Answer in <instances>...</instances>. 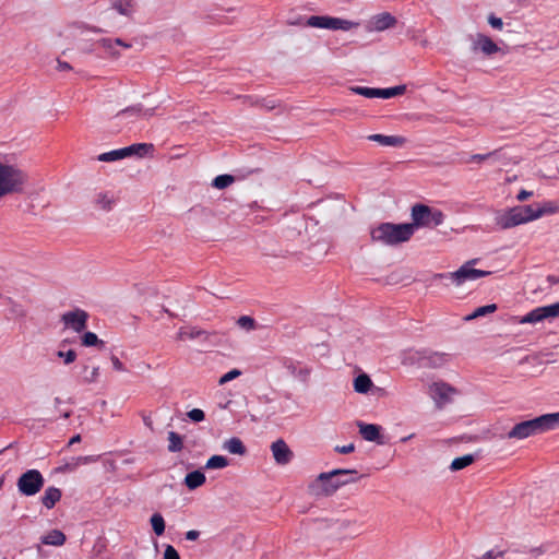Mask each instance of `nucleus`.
Masks as SVG:
<instances>
[{"mask_svg":"<svg viewBox=\"0 0 559 559\" xmlns=\"http://www.w3.org/2000/svg\"><path fill=\"white\" fill-rule=\"evenodd\" d=\"M396 23V19L388 12L380 13L372 19V24L376 31H384Z\"/></svg>","mask_w":559,"mask_h":559,"instance_id":"24","label":"nucleus"},{"mask_svg":"<svg viewBox=\"0 0 559 559\" xmlns=\"http://www.w3.org/2000/svg\"><path fill=\"white\" fill-rule=\"evenodd\" d=\"M141 111V107H130L123 109L119 112V115H128V114H139Z\"/></svg>","mask_w":559,"mask_h":559,"instance_id":"55","label":"nucleus"},{"mask_svg":"<svg viewBox=\"0 0 559 559\" xmlns=\"http://www.w3.org/2000/svg\"><path fill=\"white\" fill-rule=\"evenodd\" d=\"M472 49L473 51L479 50L486 56H491L498 52L499 47L490 37L479 33L473 40Z\"/></svg>","mask_w":559,"mask_h":559,"instance_id":"16","label":"nucleus"},{"mask_svg":"<svg viewBox=\"0 0 559 559\" xmlns=\"http://www.w3.org/2000/svg\"><path fill=\"white\" fill-rule=\"evenodd\" d=\"M98 44L105 48L107 51H109L111 55L116 56L118 52L115 50L116 46L122 47L124 49H128L131 47L130 44L123 41L120 38L111 39V38H102Z\"/></svg>","mask_w":559,"mask_h":559,"instance_id":"28","label":"nucleus"},{"mask_svg":"<svg viewBox=\"0 0 559 559\" xmlns=\"http://www.w3.org/2000/svg\"><path fill=\"white\" fill-rule=\"evenodd\" d=\"M67 538L60 530H51L40 537L43 545L60 547L64 545Z\"/></svg>","mask_w":559,"mask_h":559,"instance_id":"22","label":"nucleus"},{"mask_svg":"<svg viewBox=\"0 0 559 559\" xmlns=\"http://www.w3.org/2000/svg\"><path fill=\"white\" fill-rule=\"evenodd\" d=\"M359 428V433L361 437L367 441H378L379 443H382L379 441L380 438V427L374 424H365L359 421L357 424Z\"/></svg>","mask_w":559,"mask_h":559,"instance_id":"21","label":"nucleus"},{"mask_svg":"<svg viewBox=\"0 0 559 559\" xmlns=\"http://www.w3.org/2000/svg\"><path fill=\"white\" fill-rule=\"evenodd\" d=\"M235 181V177L231 175H219L214 178L212 186L216 189H226Z\"/></svg>","mask_w":559,"mask_h":559,"instance_id":"38","label":"nucleus"},{"mask_svg":"<svg viewBox=\"0 0 559 559\" xmlns=\"http://www.w3.org/2000/svg\"><path fill=\"white\" fill-rule=\"evenodd\" d=\"M496 224L501 229H509L518 225L525 224L521 207L514 206L508 211L498 213L496 216Z\"/></svg>","mask_w":559,"mask_h":559,"instance_id":"13","label":"nucleus"},{"mask_svg":"<svg viewBox=\"0 0 559 559\" xmlns=\"http://www.w3.org/2000/svg\"><path fill=\"white\" fill-rule=\"evenodd\" d=\"M61 497V490L57 487L50 486L44 491V495L40 497V501L45 508L50 510L58 501H60Z\"/></svg>","mask_w":559,"mask_h":559,"instance_id":"20","label":"nucleus"},{"mask_svg":"<svg viewBox=\"0 0 559 559\" xmlns=\"http://www.w3.org/2000/svg\"><path fill=\"white\" fill-rule=\"evenodd\" d=\"M60 403H61L60 397H56V399H55V404H56V405H59Z\"/></svg>","mask_w":559,"mask_h":559,"instance_id":"61","label":"nucleus"},{"mask_svg":"<svg viewBox=\"0 0 559 559\" xmlns=\"http://www.w3.org/2000/svg\"><path fill=\"white\" fill-rule=\"evenodd\" d=\"M307 17L302 16V15H295V16H290L286 20V24L287 25H292V26H306L305 25V21H306Z\"/></svg>","mask_w":559,"mask_h":559,"instance_id":"45","label":"nucleus"},{"mask_svg":"<svg viewBox=\"0 0 559 559\" xmlns=\"http://www.w3.org/2000/svg\"><path fill=\"white\" fill-rule=\"evenodd\" d=\"M45 485V478L38 469H27L16 483L21 495L32 497L38 493Z\"/></svg>","mask_w":559,"mask_h":559,"instance_id":"7","label":"nucleus"},{"mask_svg":"<svg viewBox=\"0 0 559 559\" xmlns=\"http://www.w3.org/2000/svg\"><path fill=\"white\" fill-rule=\"evenodd\" d=\"M78 460H79L80 463H84V464L90 462V457L88 456H82V457H79Z\"/></svg>","mask_w":559,"mask_h":559,"instance_id":"59","label":"nucleus"},{"mask_svg":"<svg viewBox=\"0 0 559 559\" xmlns=\"http://www.w3.org/2000/svg\"><path fill=\"white\" fill-rule=\"evenodd\" d=\"M492 154L491 153H488V154H474L471 156L469 158V162H484L486 159H488Z\"/></svg>","mask_w":559,"mask_h":559,"instance_id":"51","label":"nucleus"},{"mask_svg":"<svg viewBox=\"0 0 559 559\" xmlns=\"http://www.w3.org/2000/svg\"><path fill=\"white\" fill-rule=\"evenodd\" d=\"M305 25L314 28H324L332 31H349L357 27L359 24L349 20L334 17L330 15H311L306 19Z\"/></svg>","mask_w":559,"mask_h":559,"instance_id":"6","label":"nucleus"},{"mask_svg":"<svg viewBox=\"0 0 559 559\" xmlns=\"http://www.w3.org/2000/svg\"><path fill=\"white\" fill-rule=\"evenodd\" d=\"M350 92L361 95L366 98H392L399 95L404 94L406 86L405 85H397L393 87L388 88H376V87H368V86H353L349 88Z\"/></svg>","mask_w":559,"mask_h":559,"instance_id":"9","label":"nucleus"},{"mask_svg":"<svg viewBox=\"0 0 559 559\" xmlns=\"http://www.w3.org/2000/svg\"><path fill=\"white\" fill-rule=\"evenodd\" d=\"M413 234L414 225L412 224L382 223L371 229L370 237L373 242L395 246L409 240Z\"/></svg>","mask_w":559,"mask_h":559,"instance_id":"2","label":"nucleus"},{"mask_svg":"<svg viewBox=\"0 0 559 559\" xmlns=\"http://www.w3.org/2000/svg\"><path fill=\"white\" fill-rule=\"evenodd\" d=\"M548 282L551 283V284H558L559 283V278L554 276V275H550V276H548Z\"/></svg>","mask_w":559,"mask_h":559,"instance_id":"57","label":"nucleus"},{"mask_svg":"<svg viewBox=\"0 0 559 559\" xmlns=\"http://www.w3.org/2000/svg\"><path fill=\"white\" fill-rule=\"evenodd\" d=\"M334 450L337 453H341V454H348V453L354 452L355 444L354 443H348L346 445H336Z\"/></svg>","mask_w":559,"mask_h":559,"instance_id":"49","label":"nucleus"},{"mask_svg":"<svg viewBox=\"0 0 559 559\" xmlns=\"http://www.w3.org/2000/svg\"><path fill=\"white\" fill-rule=\"evenodd\" d=\"M480 559H528L526 554L516 551V550H508V551H495L489 550L483 555Z\"/></svg>","mask_w":559,"mask_h":559,"instance_id":"23","label":"nucleus"},{"mask_svg":"<svg viewBox=\"0 0 559 559\" xmlns=\"http://www.w3.org/2000/svg\"><path fill=\"white\" fill-rule=\"evenodd\" d=\"M237 324L239 328L246 330V331H252L255 329V320L252 317L249 316H241L237 320Z\"/></svg>","mask_w":559,"mask_h":559,"instance_id":"41","label":"nucleus"},{"mask_svg":"<svg viewBox=\"0 0 559 559\" xmlns=\"http://www.w3.org/2000/svg\"><path fill=\"white\" fill-rule=\"evenodd\" d=\"M496 310H497V305L496 304H490V305L481 306V307L476 308L471 314H468L465 318V320H467V321L474 320L476 318L484 317L486 314L492 313Z\"/></svg>","mask_w":559,"mask_h":559,"instance_id":"35","label":"nucleus"},{"mask_svg":"<svg viewBox=\"0 0 559 559\" xmlns=\"http://www.w3.org/2000/svg\"><path fill=\"white\" fill-rule=\"evenodd\" d=\"M532 195H533L532 191L521 190L519 192V194L516 195V199L522 202V201L527 200Z\"/></svg>","mask_w":559,"mask_h":559,"instance_id":"52","label":"nucleus"},{"mask_svg":"<svg viewBox=\"0 0 559 559\" xmlns=\"http://www.w3.org/2000/svg\"><path fill=\"white\" fill-rule=\"evenodd\" d=\"M150 523L152 525V530L153 532L157 535V536H160L164 534L165 532V520L163 518V515L160 513H154L151 519H150Z\"/></svg>","mask_w":559,"mask_h":559,"instance_id":"36","label":"nucleus"},{"mask_svg":"<svg viewBox=\"0 0 559 559\" xmlns=\"http://www.w3.org/2000/svg\"><path fill=\"white\" fill-rule=\"evenodd\" d=\"M358 479L355 469H333L328 473H321L317 477V483L321 486V492L325 496L334 493L338 488Z\"/></svg>","mask_w":559,"mask_h":559,"instance_id":"4","label":"nucleus"},{"mask_svg":"<svg viewBox=\"0 0 559 559\" xmlns=\"http://www.w3.org/2000/svg\"><path fill=\"white\" fill-rule=\"evenodd\" d=\"M99 377V367H93L90 374L84 377L83 381L85 383H93L96 382Z\"/></svg>","mask_w":559,"mask_h":559,"instance_id":"48","label":"nucleus"},{"mask_svg":"<svg viewBox=\"0 0 559 559\" xmlns=\"http://www.w3.org/2000/svg\"><path fill=\"white\" fill-rule=\"evenodd\" d=\"M271 452L274 461L278 465L288 464L294 456L292 450L283 439H277L271 444Z\"/></svg>","mask_w":559,"mask_h":559,"instance_id":"14","label":"nucleus"},{"mask_svg":"<svg viewBox=\"0 0 559 559\" xmlns=\"http://www.w3.org/2000/svg\"><path fill=\"white\" fill-rule=\"evenodd\" d=\"M449 360V355L443 353H423V356L420 357V364L425 367H432L437 368L440 366H443Z\"/></svg>","mask_w":559,"mask_h":559,"instance_id":"19","label":"nucleus"},{"mask_svg":"<svg viewBox=\"0 0 559 559\" xmlns=\"http://www.w3.org/2000/svg\"><path fill=\"white\" fill-rule=\"evenodd\" d=\"M61 320L67 328L80 333L86 328L88 313L85 310L76 308L72 311L64 312Z\"/></svg>","mask_w":559,"mask_h":559,"instance_id":"12","label":"nucleus"},{"mask_svg":"<svg viewBox=\"0 0 559 559\" xmlns=\"http://www.w3.org/2000/svg\"><path fill=\"white\" fill-rule=\"evenodd\" d=\"M240 376H241V371L239 369H231L219 378L218 384L224 385L227 382H229Z\"/></svg>","mask_w":559,"mask_h":559,"instance_id":"43","label":"nucleus"},{"mask_svg":"<svg viewBox=\"0 0 559 559\" xmlns=\"http://www.w3.org/2000/svg\"><path fill=\"white\" fill-rule=\"evenodd\" d=\"M112 5L122 15H130L132 12L131 0H115Z\"/></svg>","mask_w":559,"mask_h":559,"instance_id":"40","label":"nucleus"},{"mask_svg":"<svg viewBox=\"0 0 559 559\" xmlns=\"http://www.w3.org/2000/svg\"><path fill=\"white\" fill-rule=\"evenodd\" d=\"M127 152V157L131 155L144 156L150 150L153 148L152 144L136 143L130 146L122 147Z\"/></svg>","mask_w":559,"mask_h":559,"instance_id":"29","label":"nucleus"},{"mask_svg":"<svg viewBox=\"0 0 559 559\" xmlns=\"http://www.w3.org/2000/svg\"><path fill=\"white\" fill-rule=\"evenodd\" d=\"M559 426V413L545 414L516 424L508 433L509 439H526Z\"/></svg>","mask_w":559,"mask_h":559,"instance_id":"1","label":"nucleus"},{"mask_svg":"<svg viewBox=\"0 0 559 559\" xmlns=\"http://www.w3.org/2000/svg\"><path fill=\"white\" fill-rule=\"evenodd\" d=\"M474 461L475 456L473 454H465L463 456L455 457L450 465V469L452 472L461 471L469 466Z\"/></svg>","mask_w":559,"mask_h":559,"instance_id":"30","label":"nucleus"},{"mask_svg":"<svg viewBox=\"0 0 559 559\" xmlns=\"http://www.w3.org/2000/svg\"><path fill=\"white\" fill-rule=\"evenodd\" d=\"M80 441H81V436H80V435H75V436H73V437L70 439V441H69V445H72V444L78 443V442H80Z\"/></svg>","mask_w":559,"mask_h":559,"instance_id":"56","label":"nucleus"},{"mask_svg":"<svg viewBox=\"0 0 559 559\" xmlns=\"http://www.w3.org/2000/svg\"><path fill=\"white\" fill-rule=\"evenodd\" d=\"M188 417L195 423L202 421L205 417V414L200 408H193L190 412H188Z\"/></svg>","mask_w":559,"mask_h":559,"instance_id":"44","label":"nucleus"},{"mask_svg":"<svg viewBox=\"0 0 559 559\" xmlns=\"http://www.w3.org/2000/svg\"><path fill=\"white\" fill-rule=\"evenodd\" d=\"M477 262L476 259L467 261L455 272L449 274H439V277H449L457 286L464 284L467 281H475L480 277H485L491 274L489 271H483L474 269L473 265Z\"/></svg>","mask_w":559,"mask_h":559,"instance_id":"8","label":"nucleus"},{"mask_svg":"<svg viewBox=\"0 0 559 559\" xmlns=\"http://www.w3.org/2000/svg\"><path fill=\"white\" fill-rule=\"evenodd\" d=\"M413 437H414V435L412 433V435H409V436H407V437L402 438V440H401V441H402V442L409 441Z\"/></svg>","mask_w":559,"mask_h":559,"instance_id":"60","label":"nucleus"},{"mask_svg":"<svg viewBox=\"0 0 559 559\" xmlns=\"http://www.w3.org/2000/svg\"><path fill=\"white\" fill-rule=\"evenodd\" d=\"M104 341L99 340L94 332H85L82 336V345L86 347L104 346Z\"/></svg>","mask_w":559,"mask_h":559,"instance_id":"39","label":"nucleus"},{"mask_svg":"<svg viewBox=\"0 0 559 559\" xmlns=\"http://www.w3.org/2000/svg\"><path fill=\"white\" fill-rule=\"evenodd\" d=\"M559 318V301L548 306L536 307L520 319L521 324H536L547 319Z\"/></svg>","mask_w":559,"mask_h":559,"instance_id":"10","label":"nucleus"},{"mask_svg":"<svg viewBox=\"0 0 559 559\" xmlns=\"http://www.w3.org/2000/svg\"><path fill=\"white\" fill-rule=\"evenodd\" d=\"M26 181L27 175L22 169L0 162V199L22 192Z\"/></svg>","mask_w":559,"mask_h":559,"instance_id":"3","label":"nucleus"},{"mask_svg":"<svg viewBox=\"0 0 559 559\" xmlns=\"http://www.w3.org/2000/svg\"><path fill=\"white\" fill-rule=\"evenodd\" d=\"M412 219L415 227H437L444 222V214L437 209L425 204H415L412 207Z\"/></svg>","mask_w":559,"mask_h":559,"instance_id":"5","label":"nucleus"},{"mask_svg":"<svg viewBox=\"0 0 559 559\" xmlns=\"http://www.w3.org/2000/svg\"><path fill=\"white\" fill-rule=\"evenodd\" d=\"M454 394H456V390L444 382H435L429 386V395L439 409L449 404Z\"/></svg>","mask_w":559,"mask_h":559,"instance_id":"11","label":"nucleus"},{"mask_svg":"<svg viewBox=\"0 0 559 559\" xmlns=\"http://www.w3.org/2000/svg\"><path fill=\"white\" fill-rule=\"evenodd\" d=\"M127 157V152L123 148L112 150L110 152H106L99 154L97 159L99 162L110 163L116 162Z\"/></svg>","mask_w":559,"mask_h":559,"instance_id":"31","label":"nucleus"},{"mask_svg":"<svg viewBox=\"0 0 559 559\" xmlns=\"http://www.w3.org/2000/svg\"><path fill=\"white\" fill-rule=\"evenodd\" d=\"M223 449L230 454L245 455L247 448L238 437H233L223 443Z\"/></svg>","mask_w":559,"mask_h":559,"instance_id":"25","label":"nucleus"},{"mask_svg":"<svg viewBox=\"0 0 559 559\" xmlns=\"http://www.w3.org/2000/svg\"><path fill=\"white\" fill-rule=\"evenodd\" d=\"M373 385L370 377L366 373H361L354 379V390L357 393L366 394L370 391Z\"/></svg>","mask_w":559,"mask_h":559,"instance_id":"27","label":"nucleus"},{"mask_svg":"<svg viewBox=\"0 0 559 559\" xmlns=\"http://www.w3.org/2000/svg\"><path fill=\"white\" fill-rule=\"evenodd\" d=\"M488 23H489V25H490L492 28H495V29H499V31H500V29H502V27H503V22H502V20H501L500 17H498V16L493 15V14H490V15L488 16Z\"/></svg>","mask_w":559,"mask_h":559,"instance_id":"47","label":"nucleus"},{"mask_svg":"<svg viewBox=\"0 0 559 559\" xmlns=\"http://www.w3.org/2000/svg\"><path fill=\"white\" fill-rule=\"evenodd\" d=\"M182 448H183L182 437L175 431H169L168 432V451L176 453V452H180L182 450Z\"/></svg>","mask_w":559,"mask_h":559,"instance_id":"32","label":"nucleus"},{"mask_svg":"<svg viewBox=\"0 0 559 559\" xmlns=\"http://www.w3.org/2000/svg\"><path fill=\"white\" fill-rule=\"evenodd\" d=\"M110 360H111V364H112V367L115 370L117 371H126V367L119 360V358L115 355H112L110 357Z\"/></svg>","mask_w":559,"mask_h":559,"instance_id":"50","label":"nucleus"},{"mask_svg":"<svg viewBox=\"0 0 559 559\" xmlns=\"http://www.w3.org/2000/svg\"><path fill=\"white\" fill-rule=\"evenodd\" d=\"M209 338V333L202 329L197 326H182L179 329L177 333V340H203L206 341Z\"/></svg>","mask_w":559,"mask_h":559,"instance_id":"18","label":"nucleus"},{"mask_svg":"<svg viewBox=\"0 0 559 559\" xmlns=\"http://www.w3.org/2000/svg\"><path fill=\"white\" fill-rule=\"evenodd\" d=\"M70 416H71V412L70 411H66V412L60 414V417H62L64 419H68Z\"/></svg>","mask_w":559,"mask_h":559,"instance_id":"58","label":"nucleus"},{"mask_svg":"<svg viewBox=\"0 0 559 559\" xmlns=\"http://www.w3.org/2000/svg\"><path fill=\"white\" fill-rule=\"evenodd\" d=\"M200 536V532L195 530L188 531L186 533V539L188 540H197Z\"/></svg>","mask_w":559,"mask_h":559,"instance_id":"53","label":"nucleus"},{"mask_svg":"<svg viewBox=\"0 0 559 559\" xmlns=\"http://www.w3.org/2000/svg\"><path fill=\"white\" fill-rule=\"evenodd\" d=\"M229 462L228 460L223 455H213L211 456L206 463L205 468L206 469H222L228 466Z\"/></svg>","mask_w":559,"mask_h":559,"instance_id":"33","label":"nucleus"},{"mask_svg":"<svg viewBox=\"0 0 559 559\" xmlns=\"http://www.w3.org/2000/svg\"><path fill=\"white\" fill-rule=\"evenodd\" d=\"M57 69L59 71H68V70H71L72 68L68 62L58 60Z\"/></svg>","mask_w":559,"mask_h":559,"instance_id":"54","label":"nucleus"},{"mask_svg":"<svg viewBox=\"0 0 559 559\" xmlns=\"http://www.w3.org/2000/svg\"><path fill=\"white\" fill-rule=\"evenodd\" d=\"M56 355L63 360L64 365H70L76 359V353L73 349L67 352L58 350Z\"/></svg>","mask_w":559,"mask_h":559,"instance_id":"42","label":"nucleus"},{"mask_svg":"<svg viewBox=\"0 0 559 559\" xmlns=\"http://www.w3.org/2000/svg\"><path fill=\"white\" fill-rule=\"evenodd\" d=\"M520 207L522 211V216H524L525 223L540 218V212H539L538 205H536V206L535 205H523Z\"/></svg>","mask_w":559,"mask_h":559,"instance_id":"34","label":"nucleus"},{"mask_svg":"<svg viewBox=\"0 0 559 559\" xmlns=\"http://www.w3.org/2000/svg\"><path fill=\"white\" fill-rule=\"evenodd\" d=\"M206 478L204 473L201 471H193L186 475L185 477V485L190 489H197L201 487L205 483Z\"/></svg>","mask_w":559,"mask_h":559,"instance_id":"26","label":"nucleus"},{"mask_svg":"<svg viewBox=\"0 0 559 559\" xmlns=\"http://www.w3.org/2000/svg\"><path fill=\"white\" fill-rule=\"evenodd\" d=\"M369 141L377 142L382 146L402 147L406 143V139L401 135L371 134Z\"/></svg>","mask_w":559,"mask_h":559,"instance_id":"17","label":"nucleus"},{"mask_svg":"<svg viewBox=\"0 0 559 559\" xmlns=\"http://www.w3.org/2000/svg\"><path fill=\"white\" fill-rule=\"evenodd\" d=\"M538 209L540 212V217L544 215L559 213V200L545 201L544 203L538 204Z\"/></svg>","mask_w":559,"mask_h":559,"instance_id":"37","label":"nucleus"},{"mask_svg":"<svg viewBox=\"0 0 559 559\" xmlns=\"http://www.w3.org/2000/svg\"><path fill=\"white\" fill-rule=\"evenodd\" d=\"M119 201L117 193L112 191H100L94 197V205L105 212H110Z\"/></svg>","mask_w":559,"mask_h":559,"instance_id":"15","label":"nucleus"},{"mask_svg":"<svg viewBox=\"0 0 559 559\" xmlns=\"http://www.w3.org/2000/svg\"><path fill=\"white\" fill-rule=\"evenodd\" d=\"M164 559H180V556L174 546L167 545L164 551Z\"/></svg>","mask_w":559,"mask_h":559,"instance_id":"46","label":"nucleus"}]
</instances>
